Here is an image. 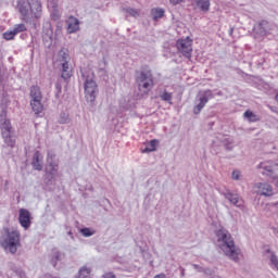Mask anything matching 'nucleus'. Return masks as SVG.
<instances>
[{"label":"nucleus","mask_w":278,"mask_h":278,"mask_svg":"<svg viewBox=\"0 0 278 278\" xmlns=\"http://www.w3.org/2000/svg\"><path fill=\"white\" fill-rule=\"evenodd\" d=\"M157 139H152L150 142L146 144V148L142 150V153H153V151L157 150Z\"/></svg>","instance_id":"21"},{"label":"nucleus","mask_w":278,"mask_h":278,"mask_svg":"<svg viewBox=\"0 0 278 278\" xmlns=\"http://www.w3.org/2000/svg\"><path fill=\"white\" fill-rule=\"evenodd\" d=\"M66 23L68 34H76V31H79V20L77 17L70 16Z\"/></svg>","instance_id":"15"},{"label":"nucleus","mask_w":278,"mask_h":278,"mask_svg":"<svg viewBox=\"0 0 278 278\" xmlns=\"http://www.w3.org/2000/svg\"><path fill=\"white\" fill-rule=\"evenodd\" d=\"M18 223L23 229L31 227V213L27 208H20Z\"/></svg>","instance_id":"12"},{"label":"nucleus","mask_w":278,"mask_h":278,"mask_svg":"<svg viewBox=\"0 0 278 278\" xmlns=\"http://www.w3.org/2000/svg\"><path fill=\"white\" fill-rule=\"evenodd\" d=\"M240 175H241L240 170L235 169V170L232 172V179H235V181H239Z\"/></svg>","instance_id":"37"},{"label":"nucleus","mask_w":278,"mask_h":278,"mask_svg":"<svg viewBox=\"0 0 278 278\" xmlns=\"http://www.w3.org/2000/svg\"><path fill=\"white\" fill-rule=\"evenodd\" d=\"M202 273H204V275H206L207 277H211V278L216 277V275H214V269H212V268H204V270Z\"/></svg>","instance_id":"36"},{"label":"nucleus","mask_w":278,"mask_h":278,"mask_svg":"<svg viewBox=\"0 0 278 278\" xmlns=\"http://www.w3.org/2000/svg\"><path fill=\"white\" fill-rule=\"evenodd\" d=\"M181 1H184V0H169V3H172V5H179V3H181Z\"/></svg>","instance_id":"40"},{"label":"nucleus","mask_w":278,"mask_h":278,"mask_svg":"<svg viewBox=\"0 0 278 278\" xmlns=\"http://www.w3.org/2000/svg\"><path fill=\"white\" fill-rule=\"evenodd\" d=\"M273 29H275V25L265 20H262L256 26H254V30L258 36H268L273 34Z\"/></svg>","instance_id":"11"},{"label":"nucleus","mask_w":278,"mask_h":278,"mask_svg":"<svg viewBox=\"0 0 278 278\" xmlns=\"http://www.w3.org/2000/svg\"><path fill=\"white\" fill-rule=\"evenodd\" d=\"M58 170H59V163L58 160H55V153L53 151L48 152L47 156V166H46V175L47 179L52 181L58 177Z\"/></svg>","instance_id":"8"},{"label":"nucleus","mask_w":278,"mask_h":278,"mask_svg":"<svg viewBox=\"0 0 278 278\" xmlns=\"http://www.w3.org/2000/svg\"><path fill=\"white\" fill-rule=\"evenodd\" d=\"M30 101H42V91L38 85H34L29 89Z\"/></svg>","instance_id":"16"},{"label":"nucleus","mask_w":278,"mask_h":278,"mask_svg":"<svg viewBox=\"0 0 278 278\" xmlns=\"http://www.w3.org/2000/svg\"><path fill=\"white\" fill-rule=\"evenodd\" d=\"M257 169L261 175H264V177H268L273 181V184H276V186H278V163H275L273 161H264L257 165Z\"/></svg>","instance_id":"6"},{"label":"nucleus","mask_w":278,"mask_h":278,"mask_svg":"<svg viewBox=\"0 0 278 278\" xmlns=\"http://www.w3.org/2000/svg\"><path fill=\"white\" fill-rule=\"evenodd\" d=\"M255 188L257 190V193L262 197H273V186H270L268 182H257L255 185Z\"/></svg>","instance_id":"14"},{"label":"nucleus","mask_w":278,"mask_h":278,"mask_svg":"<svg viewBox=\"0 0 278 278\" xmlns=\"http://www.w3.org/2000/svg\"><path fill=\"white\" fill-rule=\"evenodd\" d=\"M59 62L62 64V79H71L72 70L71 65H68V62H71V55L68 52L64 49L60 50L59 52Z\"/></svg>","instance_id":"9"},{"label":"nucleus","mask_w":278,"mask_h":278,"mask_svg":"<svg viewBox=\"0 0 278 278\" xmlns=\"http://www.w3.org/2000/svg\"><path fill=\"white\" fill-rule=\"evenodd\" d=\"M216 244L220 251H223L226 257L232 260V262H239L240 248L236 245L231 232L225 228H219L215 231Z\"/></svg>","instance_id":"1"},{"label":"nucleus","mask_w":278,"mask_h":278,"mask_svg":"<svg viewBox=\"0 0 278 278\" xmlns=\"http://www.w3.org/2000/svg\"><path fill=\"white\" fill-rule=\"evenodd\" d=\"M14 36H16V33L14 31V29L8 30L3 34L4 40H14Z\"/></svg>","instance_id":"33"},{"label":"nucleus","mask_w":278,"mask_h":278,"mask_svg":"<svg viewBox=\"0 0 278 278\" xmlns=\"http://www.w3.org/2000/svg\"><path fill=\"white\" fill-rule=\"evenodd\" d=\"M10 270H12V273H14V275L18 276L20 278H25V271L12 263L10 264Z\"/></svg>","instance_id":"30"},{"label":"nucleus","mask_w":278,"mask_h":278,"mask_svg":"<svg viewBox=\"0 0 278 278\" xmlns=\"http://www.w3.org/2000/svg\"><path fill=\"white\" fill-rule=\"evenodd\" d=\"M31 164L35 170H42V154H40V151L34 153Z\"/></svg>","instance_id":"17"},{"label":"nucleus","mask_w":278,"mask_h":278,"mask_svg":"<svg viewBox=\"0 0 278 278\" xmlns=\"http://www.w3.org/2000/svg\"><path fill=\"white\" fill-rule=\"evenodd\" d=\"M161 101H166V103H169V105H173V93L164 90L160 93Z\"/></svg>","instance_id":"26"},{"label":"nucleus","mask_w":278,"mask_h":278,"mask_svg":"<svg viewBox=\"0 0 278 278\" xmlns=\"http://www.w3.org/2000/svg\"><path fill=\"white\" fill-rule=\"evenodd\" d=\"M0 244L4 251H9L14 255L18 251V247H21V232L18 230L10 231V229L5 228Z\"/></svg>","instance_id":"3"},{"label":"nucleus","mask_w":278,"mask_h":278,"mask_svg":"<svg viewBox=\"0 0 278 278\" xmlns=\"http://www.w3.org/2000/svg\"><path fill=\"white\" fill-rule=\"evenodd\" d=\"M203 108H205V104L200 101L199 104L193 108V114H201Z\"/></svg>","instance_id":"34"},{"label":"nucleus","mask_w":278,"mask_h":278,"mask_svg":"<svg viewBox=\"0 0 278 278\" xmlns=\"http://www.w3.org/2000/svg\"><path fill=\"white\" fill-rule=\"evenodd\" d=\"M222 194L227 201H229V203L235 205V207H243L244 202L242 201V199H240V195L238 193H233L230 190H225L222 192Z\"/></svg>","instance_id":"13"},{"label":"nucleus","mask_w":278,"mask_h":278,"mask_svg":"<svg viewBox=\"0 0 278 278\" xmlns=\"http://www.w3.org/2000/svg\"><path fill=\"white\" fill-rule=\"evenodd\" d=\"M81 77L84 79L85 99L89 103H94L97 94H99V86L94 81V74L81 72Z\"/></svg>","instance_id":"4"},{"label":"nucleus","mask_w":278,"mask_h":278,"mask_svg":"<svg viewBox=\"0 0 278 278\" xmlns=\"http://www.w3.org/2000/svg\"><path fill=\"white\" fill-rule=\"evenodd\" d=\"M194 3L202 12H210V0H194Z\"/></svg>","instance_id":"22"},{"label":"nucleus","mask_w":278,"mask_h":278,"mask_svg":"<svg viewBox=\"0 0 278 278\" xmlns=\"http://www.w3.org/2000/svg\"><path fill=\"white\" fill-rule=\"evenodd\" d=\"M103 278H116V276L114 275V273H106L103 275Z\"/></svg>","instance_id":"39"},{"label":"nucleus","mask_w":278,"mask_h":278,"mask_svg":"<svg viewBox=\"0 0 278 278\" xmlns=\"http://www.w3.org/2000/svg\"><path fill=\"white\" fill-rule=\"evenodd\" d=\"M164 14H166V10L163 8L151 9V16L153 21H160V18H164Z\"/></svg>","instance_id":"20"},{"label":"nucleus","mask_w":278,"mask_h":278,"mask_svg":"<svg viewBox=\"0 0 278 278\" xmlns=\"http://www.w3.org/2000/svg\"><path fill=\"white\" fill-rule=\"evenodd\" d=\"M176 47L178 49V52L184 55V58H187V60H190L192 58V39L190 37H187L185 39H178L176 42Z\"/></svg>","instance_id":"10"},{"label":"nucleus","mask_w":278,"mask_h":278,"mask_svg":"<svg viewBox=\"0 0 278 278\" xmlns=\"http://www.w3.org/2000/svg\"><path fill=\"white\" fill-rule=\"evenodd\" d=\"M243 116L249 123H257V121H260V116L249 110L243 113Z\"/></svg>","instance_id":"24"},{"label":"nucleus","mask_w":278,"mask_h":278,"mask_svg":"<svg viewBox=\"0 0 278 278\" xmlns=\"http://www.w3.org/2000/svg\"><path fill=\"white\" fill-rule=\"evenodd\" d=\"M17 10L24 23H34L42 16V4L40 0H18Z\"/></svg>","instance_id":"2"},{"label":"nucleus","mask_w":278,"mask_h":278,"mask_svg":"<svg viewBox=\"0 0 278 278\" xmlns=\"http://www.w3.org/2000/svg\"><path fill=\"white\" fill-rule=\"evenodd\" d=\"M30 108L36 115L42 114V110H45L42 100H30Z\"/></svg>","instance_id":"18"},{"label":"nucleus","mask_w":278,"mask_h":278,"mask_svg":"<svg viewBox=\"0 0 278 278\" xmlns=\"http://www.w3.org/2000/svg\"><path fill=\"white\" fill-rule=\"evenodd\" d=\"M53 8H58V5H53Z\"/></svg>","instance_id":"43"},{"label":"nucleus","mask_w":278,"mask_h":278,"mask_svg":"<svg viewBox=\"0 0 278 278\" xmlns=\"http://www.w3.org/2000/svg\"><path fill=\"white\" fill-rule=\"evenodd\" d=\"M186 275V269H181V277H185Z\"/></svg>","instance_id":"42"},{"label":"nucleus","mask_w":278,"mask_h":278,"mask_svg":"<svg viewBox=\"0 0 278 278\" xmlns=\"http://www.w3.org/2000/svg\"><path fill=\"white\" fill-rule=\"evenodd\" d=\"M123 12L128 14V16H132L134 18H138V16H140V12L134 8H124Z\"/></svg>","instance_id":"29"},{"label":"nucleus","mask_w":278,"mask_h":278,"mask_svg":"<svg viewBox=\"0 0 278 278\" xmlns=\"http://www.w3.org/2000/svg\"><path fill=\"white\" fill-rule=\"evenodd\" d=\"M222 143L224 144L227 151H233V138L226 137L223 139Z\"/></svg>","instance_id":"28"},{"label":"nucleus","mask_w":278,"mask_h":278,"mask_svg":"<svg viewBox=\"0 0 278 278\" xmlns=\"http://www.w3.org/2000/svg\"><path fill=\"white\" fill-rule=\"evenodd\" d=\"M153 278H166V274H157Z\"/></svg>","instance_id":"41"},{"label":"nucleus","mask_w":278,"mask_h":278,"mask_svg":"<svg viewBox=\"0 0 278 278\" xmlns=\"http://www.w3.org/2000/svg\"><path fill=\"white\" fill-rule=\"evenodd\" d=\"M0 131L5 146L13 148L14 144H16V139L14 138V128L12 127V123L8 117H2L0 119Z\"/></svg>","instance_id":"5"},{"label":"nucleus","mask_w":278,"mask_h":278,"mask_svg":"<svg viewBox=\"0 0 278 278\" xmlns=\"http://www.w3.org/2000/svg\"><path fill=\"white\" fill-rule=\"evenodd\" d=\"M59 123L61 125H67V123H71V117H68V114H66V113H61L60 118H59Z\"/></svg>","instance_id":"31"},{"label":"nucleus","mask_w":278,"mask_h":278,"mask_svg":"<svg viewBox=\"0 0 278 278\" xmlns=\"http://www.w3.org/2000/svg\"><path fill=\"white\" fill-rule=\"evenodd\" d=\"M90 273H92V268L83 266L78 271L77 278H90Z\"/></svg>","instance_id":"27"},{"label":"nucleus","mask_w":278,"mask_h":278,"mask_svg":"<svg viewBox=\"0 0 278 278\" xmlns=\"http://www.w3.org/2000/svg\"><path fill=\"white\" fill-rule=\"evenodd\" d=\"M192 267H193L194 270H197L198 273H203V270H205V267H201L200 265H197V264H192Z\"/></svg>","instance_id":"38"},{"label":"nucleus","mask_w":278,"mask_h":278,"mask_svg":"<svg viewBox=\"0 0 278 278\" xmlns=\"http://www.w3.org/2000/svg\"><path fill=\"white\" fill-rule=\"evenodd\" d=\"M80 232L83 233V236H84L85 238H90V236L93 235V232H92V230H90V228H83V229L80 230Z\"/></svg>","instance_id":"35"},{"label":"nucleus","mask_w":278,"mask_h":278,"mask_svg":"<svg viewBox=\"0 0 278 278\" xmlns=\"http://www.w3.org/2000/svg\"><path fill=\"white\" fill-rule=\"evenodd\" d=\"M13 30L14 33L17 35V34H21L23 31H27V26H25V24H16L14 27H13Z\"/></svg>","instance_id":"32"},{"label":"nucleus","mask_w":278,"mask_h":278,"mask_svg":"<svg viewBox=\"0 0 278 278\" xmlns=\"http://www.w3.org/2000/svg\"><path fill=\"white\" fill-rule=\"evenodd\" d=\"M267 253H269L270 267L278 270V256L275 254V252H271L270 250H267Z\"/></svg>","instance_id":"25"},{"label":"nucleus","mask_w":278,"mask_h":278,"mask_svg":"<svg viewBox=\"0 0 278 278\" xmlns=\"http://www.w3.org/2000/svg\"><path fill=\"white\" fill-rule=\"evenodd\" d=\"M212 99H214V93L212 92V90L207 89L200 93L199 101L204 105H207V102Z\"/></svg>","instance_id":"19"},{"label":"nucleus","mask_w":278,"mask_h":278,"mask_svg":"<svg viewBox=\"0 0 278 278\" xmlns=\"http://www.w3.org/2000/svg\"><path fill=\"white\" fill-rule=\"evenodd\" d=\"M136 81L141 92H144L147 94V92L153 90V73L150 70L141 71L136 77Z\"/></svg>","instance_id":"7"},{"label":"nucleus","mask_w":278,"mask_h":278,"mask_svg":"<svg viewBox=\"0 0 278 278\" xmlns=\"http://www.w3.org/2000/svg\"><path fill=\"white\" fill-rule=\"evenodd\" d=\"M64 257V254L58 250L52 251V256H51V264L52 266H56L58 262H62V258Z\"/></svg>","instance_id":"23"}]
</instances>
